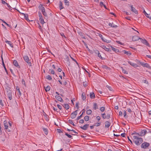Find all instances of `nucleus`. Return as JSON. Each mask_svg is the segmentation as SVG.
Wrapping results in <instances>:
<instances>
[{
    "label": "nucleus",
    "mask_w": 151,
    "mask_h": 151,
    "mask_svg": "<svg viewBox=\"0 0 151 151\" xmlns=\"http://www.w3.org/2000/svg\"><path fill=\"white\" fill-rule=\"evenodd\" d=\"M133 141L137 145H139L143 142V139L140 137L137 136H134L133 137Z\"/></svg>",
    "instance_id": "nucleus-1"
},
{
    "label": "nucleus",
    "mask_w": 151,
    "mask_h": 151,
    "mask_svg": "<svg viewBox=\"0 0 151 151\" xmlns=\"http://www.w3.org/2000/svg\"><path fill=\"white\" fill-rule=\"evenodd\" d=\"M24 61L27 63L29 66H32L31 60L29 59V57L27 55H24L23 56Z\"/></svg>",
    "instance_id": "nucleus-2"
},
{
    "label": "nucleus",
    "mask_w": 151,
    "mask_h": 151,
    "mask_svg": "<svg viewBox=\"0 0 151 151\" xmlns=\"http://www.w3.org/2000/svg\"><path fill=\"white\" fill-rule=\"evenodd\" d=\"M150 145V144L149 143L145 142L141 144V147L142 148L147 149L149 146Z\"/></svg>",
    "instance_id": "nucleus-3"
},
{
    "label": "nucleus",
    "mask_w": 151,
    "mask_h": 151,
    "mask_svg": "<svg viewBox=\"0 0 151 151\" xmlns=\"http://www.w3.org/2000/svg\"><path fill=\"white\" fill-rule=\"evenodd\" d=\"M136 62L138 64L142 65V66H149L148 64L147 63H144L143 62H140L138 60H136Z\"/></svg>",
    "instance_id": "nucleus-4"
},
{
    "label": "nucleus",
    "mask_w": 151,
    "mask_h": 151,
    "mask_svg": "<svg viewBox=\"0 0 151 151\" xmlns=\"http://www.w3.org/2000/svg\"><path fill=\"white\" fill-rule=\"evenodd\" d=\"M77 111L78 110H76L75 111H73L71 113L70 117L72 119H73L76 118V116L77 114Z\"/></svg>",
    "instance_id": "nucleus-5"
},
{
    "label": "nucleus",
    "mask_w": 151,
    "mask_h": 151,
    "mask_svg": "<svg viewBox=\"0 0 151 151\" xmlns=\"http://www.w3.org/2000/svg\"><path fill=\"white\" fill-rule=\"evenodd\" d=\"M140 41L143 44L147 46H149V43L145 39H142V38H141Z\"/></svg>",
    "instance_id": "nucleus-6"
},
{
    "label": "nucleus",
    "mask_w": 151,
    "mask_h": 151,
    "mask_svg": "<svg viewBox=\"0 0 151 151\" xmlns=\"http://www.w3.org/2000/svg\"><path fill=\"white\" fill-rule=\"evenodd\" d=\"M130 6L131 8V10L132 12L135 13V14H138L137 11L134 7L132 5H130Z\"/></svg>",
    "instance_id": "nucleus-7"
},
{
    "label": "nucleus",
    "mask_w": 151,
    "mask_h": 151,
    "mask_svg": "<svg viewBox=\"0 0 151 151\" xmlns=\"http://www.w3.org/2000/svg\"><path fill=\"white\" fill-rule=\"evenodd\" d=\"M141 38L139 37L138 36L135 35L132 38V40L134 41H138L139 39L140 40Z\"/></svg>",
    "instance_id": "nucleus-8"
},
{
    "label": "nucleus",
    "mask_w": 151,
    "mask_h": 151,
    "mask_svg": "<svg viewBox=\"0 0 151 151\" xmlns=\"http://www.w3.org/2000/svg\"><path fill=\"white\" fill-rule=\"evenodd\" d=\"M147 132V131L146 129H143L142 130L140 133V136H142L144 135Z\"/></svg>",
    "instance_id": "nucleus-9"
},
{
    "label": "nucleus",
    "mask_w": 151,
    "mask_h": 151,
    "mask_svg": "<svg viewBox=\"0 0 151 151\" xmlns=\"http://www.w3.org/2000/svg\"><path fill=\"white\" fill-rule=\"evenodd\" d=\"M85 109H83L82 110V113L81 114V115H80V116H78L76 118V120H79L80 119L81 117H82L83 114L85 113Z\"/></svg>",
    "instance_id": "nucleus-10"
},
{
    "label": "nucleus",
    "mask_w": 151,
    "mask_h": 151,
    "mask_svg": "<svg viewBox=\"0 0 151 151\" xmlns=\"http://www.w3.org/2000/svg\"><path fill=\"white\" fill-rule=\"evenodd\" d=\"M55 98L57 99V100L61 102H63V101L62 99L60 96H55Z\"/></svg>",
    "instance_id": "nucleus-11"
},
{
    "label": "nucleus",
    "mask_w": 151,
    "mask_h": 151,
    "mask_svg": "<svg viewBox=\"0 0 151 151\" xmlns=\"http://www.w3.org/2000/svg\"><path fill=\"white\" fill-rule=\"evenodd\" d=\"M88 124H86L85 125H84L83 127H80V128L82 129L86 130L88 128Z\"/></svg>",
    "instance_id": "nucleus-12"
},
{
    "label": "nucleus",
    "mask_w": 151,
    "mask_h": 151,
    "mask_svg": "<svg viewBox=\"0 0 151 151\" xmlns=\"http://www.w3.org/2000/svg\"><path fill=\"white\" fill-rule=\"evenodd\" d=\"M105 127L106 128H108L111 124L110 122L109 121H106L105 122Z\"/></svg>",
    "instance_id": "nucleus-13"
},
{
    "label": "nucleus",
    "mask_w": 151,
    "mask_h": 151,
    "mask_svg": "<svg viewBox=\"0 0 151 151\" xmlns=\"http://www.w3.org/2000/svg\"><path fill=\"white\" fill-rule=\"evenodd\" d=\"M4 124L5 129H8V126L7 122L6 121H4Z\"/></svg>",
    "instance_id": "nucleus-14"
},
{
    "label": "nucleus",
    "mask_w": 151,
    "mask_h": 151,
    "mask_svg": "<svg viewBox=\"0 0 151 151\" xmlns=\"http://www.w3.org/2000/svg\"><path fill=\"white\" fill-rule=\"evenodd\" d=\"M101 47L106 51H109V48L108 47H106L105 45H102L101 46Z\"/></svg>",
    "instance_id": "nucleus-15"
},
{
    "label": "nucleus",
    "mask_w": 151,
    "mask_h": 151,
    "mask_svg": "<svg viewBox=\"0 0 151 151\" xmlns=\"http://www.w3.org/2000/svg\"><path fill=\"white\" fill-rule=\"evenodd\" d=\"M5 42L7 43V44H9V46L12 47V48H13V46L12 45V42L11 41H8L7 40H6L5 41Z\"/></svg>",
    "instance_id": "nucleus-16"
},
{
    "label": "nucleus",
    "mask_w": 151,
    "mask_h": 151,
    "mask_svg": "<svg viewBox=\"0 0 151 151\" xmlns=\"http://www.w3.org/2000/svg\"><path fill=\"white\" fill-rule=\"evenodd\" d=\"M98 108L97 104L96 103H93V109L94 110H96L98 109Z\"/></svg>",
    "instance_id": "nucleus-17"
},
{
    "label": "nucleus",
    "mask_w": 151,
    "mask_h": 151,
    "mask_svg": "<svg viewBox=\"0 0 151 151\" xmlns=\"http://www.w3.org/2000/svg\"><path fill=\"white\" fill-rule=\"evenodd\" d=\"M82 99L83 101L86 100V94L85 93L83 92L81 95Z\"/></svg>",
    "instance_id": "nucleus-18"
},
{
    "label": "nucleus",
    "mask_w": 151,
    "mask_h": 151,
    "mask_svg": "<svg viewBox=\"0 0 151 151\" xmlns=\"http://www.w3.org/2000/svg\"><path fill=\"white\" fill-rule=\"evenodd\" d=\"M109 112L106 115V119H109L110 118V117L111 116V110L109 111Z\"/></svg>",
    "instance_id": "nucleus-19"
},
{
    "label": "nucleus",
    "mask_w": 151,
    "mask_h": 151,
    "mask_svg": "<svg viewBox=\"0 0 151 151\" xmlns=\"http://www.w3.org/2000/svg\"><path fill=\"white\" fill-rule=\"evenodd\" d=\"M62 105L66 110H68L69 108V106L68 104H64Z\"/></svg>",
    "instance_id": "nucleus-20"
},
{
    "label": "nucleus",
    "mask_w": 151,
    "mask_h": 151,
    "mask_svg": "<svg viewBox=\"0 0 151 151\" xmlns=\"http://www.w3.org/2000/svg\"><path fill=\"white\" fill-rule=\"evenodd\" d=\"M109 25L113 28H116L117 27V26L116 25L114 24L113 23H109Z\"/></svg>",
    "instance_id": "nucleus-21"
},
{
    "label": "nucleus",
    "mask_w": 151,
    "mask_h": 151,
    "mask_svg": "<svg viewBox=\"0 0 151 151\" xmlns=\"http://www.w3.org/2000/svg\"><path fill=\"white\" fill-rule=\"evenodd\" d=\"M22 15L24 16V17L27 20H29L28 16L27 14H25L23 13H22Z\"/></svg>",
    "instance_id": "nucleus-22"
},
{
    "label": "nucleus",
    "mask_w": 151,
    "mask_h": 151,
    "mask_svg": "<svg viewBox=\"0 0 151 151\" xmlns=\"http://www.w3.org/2000/svg\"><path fill=\"white\" fill-rule=\"evenodd\" d=\"M90 96L91 99H94L95 98V95L93 92L90 93Z\"/></svg>",
    "instance_id": "nucleus-23"
},
{
    "label": "nucleus",
    "mask_w": 151,
    "mask_h": 151,
    "mask_svg": "<svg viewBox=\"0 0 151 151\" xmlns=\"http://www.w3.org/2000/svg\"><path fill=\"white\" fill-rule=\"evenodd\" d=\"M41 11V12H42V14H43V15L44 16H46V17L47 16V14L45 12V8H44V9H43Z\"/></svg>",
    "instance_id": "nucleus-24"
},
{
    "label": "nucleus",
    "mask_w": 151,
    "mask_h": 151,
    "mask_svg": "<svg viewBox=\"0 0 151 151\" xmlns=\"http://www.w3.org/2000/svg\"><path fill=\"white\" fill-rule=\"evenodd\" d=\"M39 20L40 23L42 25H43L45 23L42 17L39 18Z\"/></svg>",
    "instance_id": "nucleus-25"
},
{
    "label": "nucleus",
    "mask_w": 151,
    "mask_h": 151,
    "mask_svg": "<svg viewBox=\"0 0 151 151\" xmlns=\"http://www.w3.org/2000/svg\"><path fill=\"white\" fill-rule=\"evenodd\" d=\"M43 130L44 132V133L46 135H47L48 133V130L47 129L45 128H43Z\"/></svg>",
    "instance_id": "nucleus-26"
},
{
    "label": "nucleus",
    "mask_w": 151,
    "mask_h": 151,
    "mask_svg": "<svg viewBox=\"0 0 151 151\" xmlns=\"http://www.w3.org/2000/svg\"><path fill=\"white\" fill-rule=\"evenodd\" d=\"M102 40L105 42H106L107 43H109L110 42V41L109 40H107V39H105V38H103V39H102Z\"/></svg>",
    "instance_id": "nucleus-27"
},
{
    "label": "nucleus",
    "mask_w": 151,
    "mask_h": 151,
    "mask_svg": "<svg viewBox=\"0 0 151 151\" xmlns=\"http://www.w3.org/2000/svg\"><path fill=\"white\" fill-rule=\"evenodd\" d=\"M111 47L112 48V50L113 51L116 52H118L119 51V50L118 49H116L114 47H113L111 46Z\"/></svg>",
    "instance_id": "nucleus-28"
},
{
    "label": "nucleus",
    "mask_w": 151,
    "mask_h": 151,
    "mask_svg": "<svg viewBox=\"0 0 151 151\" xmlns=\"http://www.w3.org/2000/svg\"><path fill=\"white\" fill-rule=\"evenodd\" d=\"M59 8L60 10L63 8V4L61 1H60L59 2Z\"/></svg>",
    "instance_id": "nucleus-29"
},
{
    "label": "nucleus",
    "mask_w": 151,
    "mask_h": 151,
    "mask_svg": "<svg viewBox=\"0 0 151 151\" xmlns=\"http://www.w3.org/2000/svg\"><path fill=\"white\" fill-rule=\"evenodd\" d=\"M45 88L46 91L47 92L50 90V86H48L46 88L45 87Z\"/></svg>",
    "instance_id": "nucleus-30"
},
{
    "label": "nucleus",
    "mask_w": 151,
    "mask_h": 151,
    "mask_svg": "<svg viewBox=\"0 0 151 151\" xmlns=\"http://www.w3.org/2000/svg\"><path fill=\"white\" fill-rule=\"evenodd\" d=\"M121 68L122 70V72L124 74H128V72L127 71L125 70L122 67H121Z\"/></svg>",
    "instance_id": "nucleus-31"
},
{
    "label": "nucleus",
    "mask_w": 151,
    "mask_h": 151,
    "mask_svg": "<svg viewBox=\"0 0 151 151\" xmlns=\"http://www.w3.org/2000/svg\"><path fill=\"white\" fill-rule=\"evenodd\" d=\"M16 89L18 92L19 95L20 96H21L22 93L20 91L19 88V87L18 86H17V87H16Z\"/></svg>",
    "instance_id": "nucleus-32"
},
{
    "label": "nucleus",
    "mask_w": 151,
    "mask_h": 151,
    "mask_svg": "<svg viewBox=\"0 0 151 151\" xmlns=\"http://www.w3.org/2000/svg\"><path fill=\"white\" fill-rule=\"evenodd\" d=\"M106 87L107 88H108V89L110 91H113V88L109 86V85H107L106 86Z\"/></svg>",
    "instance_id": "nucleus-33"
},
{
    "label": "nucleus",
    "mask_w": 151,
    "mask_h": 151,
    "mask_svg": "<svg viewBox=\"0 0 151 151\" xmlns=\"http://www.w3.org/2000/svg\"><path fill=\"white\" fill-rule=\"evenodd\" d=\"M13 63L15 66H18V63L17 62V61H16V60H14L13 61Z\"/></svg>",
    "instance_id": "nucleus-34"
},
{
    "label": "nucleus",
    "mask_w": 151,
    "mask_h": 151,
    "mask_svg": "<svg viewBox=\"0 0 151 151\" xmlns=\"http://www.w3.org/2000/svg\"><path fill=\"white\" fill-rule=\"evenodd\" d=\"M38 8L40 10H42L43 9H44V6H42V5L41 4H40V5L38 6Z\"/></svg>",
    "instance_id": "nucleus-35"
},
{
    "label": "nucleus",
    "mask_w": 151,
    "mask_h": 151,
    "mask_svg": "<svg viewBox=\"0 0 151 151\" xmlns=\"http://www.w3.org/2000/svg\"><path fill=\"white\" fill-rule=\"evenodd\" d=\"M7 91V94H12L11 91L9 89H7L6 90Z\"/></svg>",
    "instance_id": "nucleus-36"
},
{
    "label": "nucleus",
    "mask_w": 151,
    "mask_h": 151,
    "mask_svg": "<svg viewBox=\"0 0 151 151\" xmlns=\"http://www.w3.org/2000/svg\"><path fill=\"white\" fill-rule=\"evenodd\" d=\"M84 119L86 121H88L89 120V117L88 116H86L84 117Z\"/></svg>",
    "instance_id": "nucleus-37"
},
{
    "label": "nucleus",
    "mask_w": 151,
    "mask_h": 151,
    "mask_svg": "<svg viewBox=\"0 0 151 151\" xmlns=\"http://www.w3.org/2000/svg\"><path fill=\"white\" fill-rule=\"evenodd\" d=\"M46 78L47 79L49 80H51L52 79L51 77L49 75H48L47 76H46Z\"/></svg>",
    "instance_id": "nucleus-38"
},
{
    "label": "nucleus",
    "mask_w": 151,
    "mask_h": 151,
    "mask_svg": "<svg viewBox=\"0 0 151 151\" xmlns=\"http://www.w3.org/2000/svg\"><path fill=\"white\" fill-rule=\"evenodd\" d=\"M7 6L9 8V10L10 11L12 12V8L8 4H7Z\"/></svg>",
    "instance_id": "nucleus-39"
},
{
    "label": "nucleus",
    "mask_w": 151,
    "mask_h": 151,
    "mask_svg": "<svg viewBox=\"0 0 151 151\" xmlns=\"http://www.w3.org/2000/svg\"><path fill=\"white\" fill-rule=\"evenodd\" d=\"M93 67L94 68L93 69L96 70H100V68H101V67L102 68V67H99V68L98 67Z\"/></svg>",
    "instance_id": "nucleus-40"
},
{
    "label": "nucleus",
    "mask_w": 151,
    "mask_h": 151,
    "mask_svg": "<svg viewBox=\"0 0 151 151\" xmlns=\"http://www.w3.org/2000/svg\"><path fill=\"white\" fill-rule=\"evenodd\" d=\"M49 71L50 72V73L51 74H55V71H54V70H53L52 69H49Z\"/></svg>",
    "instance_id": "nucleus-41"
},
{
    "label": "nucleus",
    "mask_w": 151,
    "mask_h": 151,
    "mask_svg": "<svg viewBox=\"0 0 151 151\" xmlns=\"http://www.w3.org/2000/svg\"><path fill=\"white\" fill-rule=\"evenodd\" d=\"M92 112V111L91 110L89 109L87 111L86 113L88 115L90 114H91Z\"/></svg>",
    "instance_id": "nucleus-42"
},
{
    "label": "nucleus",
    "mask_w": 151,
    "mask_h": 151,
    "mask_svg": "<svg viewBox=\"0 0 151 151\" xmlns=\"http://www.w3.org/2000/svg\"><path fill=\"white\" fill-rule=\"evenodd\" d=\"M105 109V107L104 106H102L100 108V110L102 112L104 111Z\"/></svg>",
    "instance_id": "nucleus-43"
},
{
    "label": "nucleus",
    "mask_w": 151,
    "mask_h": 151,
    "mask_svg": "<svg viewBox=\"0 0 151 151\" xmlns=\"http://www.w3.org/2000/svg\"><path fill=\"white\" fill-rule=\"evenodd\" d=\"M101 123L100 122H97L94 125V126H96V127H99V126L101 125Z\"/></svg>",
    "instance_id": "nucleus-44"
},
{
    "label": "nucleus",
    "mask_w": 151,
    "mask_h": 151,
    "mask_svg": "<svg viewBox=\"0 0 151 151\" xmlns=\"http://www.w3.org/2000/svg\"><path fill=\"white\" fill-rule=\"evenodd\" d=\"M64 2L65 5H68L69 1L67 0H64Z\"/></svg>",
    "instance_id": "nucleus-45"
},
{
    "label": "nucleus",
    "mask_w": 151,
    "mask_h": 151,
    "mask_svg": "<svg viewBox=\"0 0 151 151\" xmlns=\"http://www.w3.org/2000/svg\"><path fill=\"white\" fill-rule=\"evenodd\" d=\"M128 63H129L130 65L132 66H134L136 65L134 63H132L130 61H128Z\"/></svg>",
    "instance_id": "nucleus-46"
},
{
    "label": "nucleus",
    "mask_w": 151,
    "mask_h": 151,
    "mask_svg": "<svg viewBox=\"0 0 151 151\" xmlns=\"http://www.w3.org/2000/svg\"><path fill=\"white\" fill-rule=\"evenodd\" d=\"M103 118L104 119H106V114L105 113H104L101 114Z\"/></svg>",
    "instance_id": "nucleus-47"
},
{
    "label": "nucleus",
    "mask_w": 151,
    "mask_h": 151,
    "mask_svg": "<svg viewBox=\"0 0 151 151\" xmlns=\"http://www.w3.org/2000/svg\"><path fill=\"white\" fill-rule=\"evenodd\" d=\"M102 68L107 70H110V68L109 67H102Z\"/></svg>",
    "instance_id": "nucleus-48"
},
{
    "label": "nucleus",
    "mask_w": 151,
    "mask_h": 151,
    "mask_svg": "<svg viewBox=\"0 0 151 151\" xmlns=\"http://www.w3.org/2000/svg\"><path fill=\"white\" fill-rule=\"evenodd\" d=\"M65 135H66V136H67L68 137L71 138L72 137V136H71L70 135L68 134L67 133H65Z\"/></svg>",
    "instance_id": "nucleus-49"
},
{
    "label": "nucleus",
    "mask_w": 151,
    "mask_h": 151,
    "mask_svg": "<svg viewBox=\"0 0 151 151\" xmlns=\"http://www.w3.org/2000/svg\"><path fill=\"white\" fill-rule=\"evenodd\" d=\"M0 105H1V108L4 107V105L3 103V102L1 100H0Z\"/></svg>",
    "instance_id": "nucleus-50"
},
{
    "label": "nucleus",
    "mask_w": 151,
    "mask_h": 151,
    "mask_svg": "<svg viewBox=\"0 0 151 151\" xmlns=\"http://www.w3.org/2000/svg\"><path fill=\"white\" fill-rule=\"evenodd\" d=\"M22 84H24L25 86H26V84L24 80V79H22Z\"/></svg>",
    "instance_id": "nucleus-51"
},
{
    "label": "nucleus",
    "mask_w": 151,
    "mask_h": 151,
    "mask_svg": "<svg viewBox=\"0 0 151 151\" xmlns=\"http://www.w3.org/2000/svg\"><path fill=\"white\" fill-rule=\"evenodd\" d=\"M57 132L59 133L63 132L60 130V129H57Z\"/></svg>",
    "instance_id": "nucleus-52"
},
{
    "label": "nucleus",
    "mask_w": 151,
    "mask_h": 151,
    "mask_svg": "<svg viewBox=\"0 0 151 151\" xmlns=\"http://www.w3.org/2000/svg\"><path fill=\"white\" fill-rule=\"evenodd\" d=\"M101 118L99 116H97L96 117V119L97 120V122H99Z\"/></svg>",
    "instance_id": "nucleus-53"
},
{
    "label": "nucleus",
    "mask_w": 151,
    "mask_h": 151,
    "mask_svg": "<svg viewBox=\"0 0 151 151\" xmlns=\"http://www.w3.org/2000/svg\"><path fill=\"white\" fill-rule=\"evenodd\" d=\"M38 15H39V18H41L42 17V15L40 12H38Z\"/></svg>",
    "instance_id": "nucleus-54"
},
{
    "label": "nucleus",
    "mask_w": 151,
    "mask_h": 151,
    "mask_svg": "<svg viewBox=\"0 0 151 151\" xmlns=\"http://www.w3.org/2000/svg\"><path fill=\"white\" fill-rule=\"evenodd\" d=\"M79 104V102H77L76 104V107L77 108V109H78L79 108L78 105Z\"/></svg>",
    "instance_id": "nucleus-55"
},
{
    "label": "nucleus",
    "mask_w": 151,
    "mask_h": 151,
    "mask_svg": "<svg viewBox=\"0 0 151 151\" xmlns=\"http://www.w3.org/2000/svg\"><path fill=\"white\" fill-rule=\"evenodd\" d=\"M133 134H136V135H138L139 136H140V133H137V132H134V133H132V135H133Z\"/></svg>",
    "instance_id": "nucleus-56"
},
{
    "label": "nucleus",
    "mask_w": 151,
    "mask_h": 151,
    "mask_svg": "<svg viewBox=\"0 0 151 151\" xmlns=\"http://www.w3.org/2000/svg\"><path fill=\"white\" fill-rule=\"evenodd\" d=\"M124 53L126 54L129 55H131L132 54L131 52H128L127 51H125Z\"/></svg>",
    "instance_id": "nucleus-57"
},
{
    "label": "nucleus",
    "mask_w": 151,
    "mask_h": 151,
    "mask_svg": "<svg viewBox=\"0 0 151 151\" xmlns=\"http://www.w3.org/2000/svg\"><path fill=\"white\" fill-rule=\"evenodd\" d=\"M127 112L125 111H124V118H126L127 116Z\"/></svg>",
    "instance_id": "nucleus-58"
},
{
    "label": "nucleus",
    "mask_w": 151,
    "mask_h": 151,
    "mask_svg": "<svg viewBox=\"0 0 151 151\" xmlns=\"http://www.w3.org/2000/svg\"><path fill=\"white\" fill-rule=\"evenodd\" d=\"M57 106L59 109L61 110L62 109V106H61L58 104Z\"/></svg>",
    "instance_id": "nucleus-59"
},
{
    "label": "nucleus",
    "mask_w": 151,
    "mask_h": 151,
    "mask_svg": "<svg viewBox=\"0 0 151 151\" xmlns=\"http://www.w3.org/2000/svg\"><path fill=\"white\" fill-rule=\"evenodd\" d=\"M116 42L119 44L121 45H124V44L122 42H120L119 41H116Z\"/></svg>",
    "instance_id": "nucleus-60"
},
{
    "label": "nucleus",
    "mask_w": 151,
    "mask_h": 151,
    "mask_svg": "<svg viewBox=\"0 0 151 151\" xmlns=\"http://www.w3.org/2000/svg\"><path fill=\"white\" fill-rule=\"evenodd\" d=\"M68 122L71 124H72L73 123V120H69L68 121Z\"/></svg>",
    "instance_id": "nucleus-61"
},
{
    "label": "nucleus",
    "mask_w": 151,
    "mask_h": 151,
    "mask_svg": "<svg viewBox=\"0 0 151 151\" xmlns=\"http://www.w3.org/2000/svg\"><path fill=\"white\" fill-rule=\"evenodd\" d=\"M84 122V120L83 119H81L79 121V123L81 124H83Z\"/></svg>",
    "instance_id": "nucleus-62"
},
{
    "label": "nucleus",
    "mask_w": 151,
    "mask_h": 151,
    "mask_svg": "<svg viewBox=\"0 0 151 151\" xmlns=\"http://www.w3.org/2000/svg\"><path fill=\"white\" fill-rule=\"evenodd\" d=\"M104 4L102 2H100V5L101 7H103Z\"/></svg>",
    "instance_id": "nucleus-63"
},
{
    "label": "nucleus",
    "mask_w": 151,
    "mask_h": 151,
    "mask_svg": "<svg viewBox=\"0 0 151 151\" xmlns=\"http://www.w3.org/2000/svg\"><path fill=\"white\" fill-rule=\"evenodd\" d=\"M98 57L99 58H100L101 59H103V58H102V57H101V54H100V53L99 54H98Z\"/></svg>",
    "instance_id": "nucleus-64"
}]
</instances>
